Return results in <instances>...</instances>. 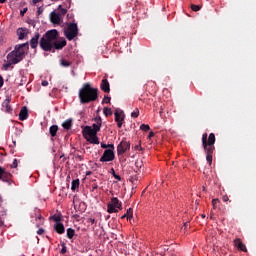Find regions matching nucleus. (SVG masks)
I'll list each match as a JSON object with an SVG mask.
<instances>
[{
  "mask_svg": "<svg viewBox=\"0 0 256 256\" xmlns=\"http://www.w3.org/2000/svg\"><path fill=\"white\" fill-rule=\"evenodd\" d=\"M67 40H59V31L57 29L48 30L39 41V46L42 51L55 53L66 47Z\"/></svg>",
  "mask_w": 256,
  "mask_h": 256,
  "instance_id": "f257e3e1",
  "label": "nucleus"
},
{
  "mask_svg": "<svg viewBox=\"0 0 256 256\" xmlns=\"http://www.w3.org/2000/svg\"><path fill=\"white\" fill-rule=\"evenodd\" d=\"M0 227H3V220L0 218Z\"/></svg>",
  "mask_w": 256,
  "mask_h": 256,
  "instance_id": "13d9d810",
  "label": "nucleus"
},
{
  "mask_svg": "<svg viewBox=\"0 0 256 256\" xmlns=\"http://www.w3.org/2000/svg\"><path fill=\"white\" fill-rule=\"evenodd\" d=\"M7 0H0V3H6Z\"/></svg>",
  "mask_w": 256,
  "mask_h": 256,
  "instance_id": "052dcab7",
  "label": "nucleus"
},
{
  "mask_svg": "<svg viewBox=\"0 0 256 256\" xmlns=\"http://www.w3.org/2000/svg\"><path fill=\"white\" fill-rule=\"evenodd\" d=\"M234 247H237L239 251L247 253V246L244 245L243 241H241V238H236L234 240Z\"/></svg>",
  "mask_w": 256,
  "mask_h": 256,
  "instance_id": "f8f14e48",
  "label": "nucleus"
},
{
  "mask_svg": "<svg viewBox=\"0 0 256 256\" xmlns=\"http://www.w3.org/2000/svg\"><path fill=\"white\" fill-rule=\"evenodd\" d=\"M96 123L92 125V130H94L96 133H99V131H101V117L99 118H95Z\"/></svg>",
  "mask_w": 256,
  "mask_h": 256,
  "instance_id": "a211bd4d",
  "label": "nucleus"
},
{
  "mask_svg": "<svg viewBox=\"0 0 256 256\" xmlns=\"http://www.w3.org/2000/svg\"><path fill=\"white\" fill-rule=\"evenodd\" d=\"M0 203H3V198L0 196Z\"/></svg>",
  "mask_w": 256,
  "mask_h": 256,
  "instance_id": "680f3d73",
  "label": "nucleus"
},
{
  "mask_svg": "<svg viewBox=\"0 0 256 256\" xmlns=\"http://www.w3.org/2000/svg\"><path fill=\"white\" fill-rule=\"evenodd\" d=\"M12 177H13V175H11V173H9V172H6L5 168H4L1 180L4 183H8V185H11L13 183Z\"/></svg>",
  "mask_w": 256,
  "mask_h": 256,
  "instance_id": "9b49d317",
  "label": "nucleus"
},
{
  "mask_svg": "<svg viewBox=\"0 0 256 256\" xmlns=\"http://www.w3.org/2000/svg\"><path fill=\"white\" fill-rule=\"evenodd\" d=\"M45 233V229L43 228H40L38 231H37V235H43Z\"/></svg>",
  "mask_w": 256,
  "mask_h": 256,
  "instance_id": "a19ab883",
  "label": "nucleus"
},
{
  "mask_svg": "<svg viewBox=\"0 0 256 256\" xmlns=\"http://www.w3.org/2000/svg\"><path fill=\"white\" fill-rule=\"evenodd\" d=\"M25 31H27V29L24 28H19L17 30L18 39H20V41L25 39Z\"/></svg>",
  "mask_w": 256,
  "mask_h": 256,
  "instance_id": "4be33fe9",
  "label": "nucleus"
},
{
  "mask_svg": "<svg viewBox=\"0 0 256 256\" xmlns=\"http://www.w3.org/2000/svg\"><path fill=\"white\" fill-rule=\"evenodd\" d=\"M33 5H37V3H41V0H32Z\"/></svg>",
  "mask_w": 256,
  "mask_h": 256,
  "instance_id": "603ef678",
  "label": "nucleus"
},
{
  "mask_svg": "<svg viewBox=\"0 0 256 256\" xmlns=\"http://www.w3.org/2000/svg\"><path fill=\"white\" fill-rule=\"evenodd\" d=\"M54 231H56V233H58V235H63V233H65V226L61 222L55 223Z\"/></svg>",
  "mask_w": 256,
  "mask_h": 256,
  "instance_id": "dca6fc26",
  "label": "nucleus"
},
{
  "mask_svg": "<svg viewBox=\"0 0 256 256\" xmlns=\"http://www.w3.org/2000/svg\"><path fill=\"white\" fill-rule=\"evenodd\" d=\"M80 181L79 179L73 180L71 184V191H77L79 189Z\"/></svg>",
  "mask_w": 256,
  "mask_h": 256,
  "instance_id": "b1692460",
  "label": "nucleus"
},
{
  "mask_svg": "<svg viewBox=\"0 0 256 256\" xmlns=\"http://www.w3.org/2000/svg\"><path fill=\"white\" fill-rule=\"evenodd\" d=\"M111 171H112L113 177H114L115 179H117V181H121V176H119V175H117V174L115 173V169L112 168Z\"/></svg>",
  "mask_w": 256,
  "mask_h": 256,
  "instance_id": "473e14b6",
  "label": "nucleus"
},
{
  "mask_svg": "<svg viewBox=\"0 0 256 256\" xmlns=\"http://www.w3.org/2000/svg\"><path fill=\"white\" fill-rule=\"evenodd\" d=\"M98 89L91 87L90 83H84L82 88H80L78 97L80 103L85 105L87 103H91L93 101H97L98 96Z\"/></svg>",
  "mask_w": 256,
  "mask_h": 256,
  "instance_id": "7ed1b4c3",
  "label": "nucleus"
},
{
  "mask_svg": "<svg viewBox=\"0 0 256 256\" xmlns=\"http://www.w3.org/2000/svg\"><path fill=\"white\" fill-rule=\"evenodd\" d=\"M135 165L138 169H141V167H143V160H137L135 162Z\"/></svg>",
  "mask_w": 256,
  "mask_h": 256,
  "instance_id": "72a5a7b5",
  "label": "nucleus"
},
{
  "mask_svg": "<svg viewBox=\"0 0 256 256\" xmlns=\"http://www.w3.org/2000/svg\"><path fill=\"white\" fill-rule=\"evenodd\" d=\"M65 253H67V246H65V244H62V249H61V254L65 255Z\"/></svg>",
  "mask_w": 256,
  "mask_h": 256,
  "instance_id": "c9c22d12",
  "label": "nucleus"
},
{
  "mask_svg": "<svg viewBox=\"0 0 256 256\" xmlns=\"http://www.w3.org/2000/svg\"><path fill=\"white\" fill-rule=\"evenodd\" d=\"M53 219H54V221H55L56 223H61V218H60V216H54Z\"/></svg>",
  "mask_w": 256,
  "mask_h": 256,
  "instance_id": "58836bf2",
  "label": "nucleus"
},
{
  "mask_svg": "<svg viewBox=\"0 0 256 256\" xmlns=\"http://www.w3.org/2000/svg\"><path fill=\"white\" fill-rule=\"evenodd\" d=\"M103 113H104L105 117H109V116L113 115V111L111 110V108H107V107H105L103 109Z\"/></svg>",
  "mask_w": 256,
  "mask_h": 256,
  "instance_id": "a878e982",
  "label": "nucleus"
},
{
  "mask_svg": "<svg viewBox=\"0 0 256 256\" xmlns=\"http://www.w3.org/2000/svg\"><path fill=\"white\" fill-rule=\"evenodd\" d=\"M222 201H224L225 203H227V201H229V196L224 195V196L222 197Z\"/></svg>",
  "mask_w": 256,
  "mask_h": 256,
  "instance_id": "a18cd8bd",
  "label": "nucleus"
},
{
  "mask_svg": "<svg viewBox=\"0 0 256 256\" xmlns=\"http://www.w3.org/2000/svg\"><path fill=\"white\" fill-rule=\"evenodd\" d=\"M3 167H0V180H1V178L3 177Z\"/></svg>",
  "mask_w": 256,
  "mask_h": 256,
  "instance_id": "864d4df0",
  "label": "nucleus"
},
{
  "mask_svg": "<svg viewBox=\"0 0 256 256\" xmlns=\"http://www.w3.org/2000/svg\"><path fill=\"white\" fill-rule=\"evenodd\" d=\"M215 133H204L202 135V147L206 153V161L209 165L213 164V153L215 152Z\"/></svg>",
  "mask_w": 256,
  "mask_h": 256,
  "instance_id": "20e7f679",
  "label": "nucleus"
},
{
  "mask_svg": "<svg viewBox=\"0 0 256 256\" xmlns=\"http://www.w3.org/2000/svg\"><path fill=\"white\" fill-rule=\"evenodd\" d=\"M102 103H111V97L105 96Z\"/></svg>",
  "mask_w": 256,
  "mask_h": 256,
  "instance_id": "e433bc0d",
  "label": "nucleus"
},
{
  "mask_svg": "<svg viewBox=\"0 0 256 256\" xmlns=\"http://www.w3.org/2000/svg\"><path fill=\"white\" fill-rule=\"evenodd\" d=\"M101 147H102V149H108V145L105 143H101Z\"/></svg>",
  "mask_w": 256,
  "mask_h": 256,
  "instance_id": "3c124183",
  "label": "nucleus"
},
{
  "mask_svg": "<svg viewBox=\"0 0 256 256\" xmlns=\"http://www.w3.org/2000/svg\"><path fill=\"white\" fill-rule=\"evenodd\" d=\"M125 218H127V214H124V215L121 217V219H125Z\"/></svg>",
  "mask_w": 256,
  "mask_h": 256,
  "instance_id": "bf43d9fd",
  "label": "nucleus"
},
{
  "mask_svg": "<svg viewBox=\"0 0 256 256\" xmlns=\"http://www.w3.org/2000/svg\"><path fill=\"white\" fill-rule=\"evenodd\" d=\"M129 149H131V143L122 140L119 145L117 146V154L120 155H125V153H127V151H129Z\"/></svg>",
  "mask_w": 256,
  "mask_h": 256,
  "instance_id": "0eeeda50",
  "label": "nucleus"
},
{
  "mask_svg": "<svg viewBox=\"0 0 256 256\" xmlns=\"http://www.w3.org/2000/svg\"><path fill=\"white\" fill-rule=\"evenodd\" d=\"M135 149L139 150V149H141V146L137 145V146H135Z\"/></svg>",
  "mask_w": 256,
  "mask_h": 256,
  "instance_id": "4d7b16f0",
  "label": "nucleus"
},
{
  "mask_svg": "<svg viewBox=\"0 0 256 256\" xmlns=\"http://www.w3.org/2000/svg\"><path fill=\"white\" fill-rule=\"evenodd\" d=\"M27 51H29V43L16 45L14 50L7 55L8 62L3 65L4 69L7 71L11 65L21 63L25 59Z\"/></svg>",
  "mask_w": 256,
  "mask_h": 256,
  "instance_id": "f03ea898",
  "label": "nucleus"
},
{
  "mask_svg": "<svg viewBox=\"0 0 256 256\" xmlns=\"http://www.w3.org/2000/svg\"><path fill=\"white\" fill-rule=\"evenodd\" d=\"M78 157H79L80 160L83 159L81 156H78Z\"/></svg>",
  "mask_w": 256,
  "mask_h": 256,
  "instance_id": "0e129e2a",
  "label": "nucleus"
},
{
  "mask_svg": "<svg viewBox=\"0 0 256 256\" xmlns=\"http://www.w3.org/2000/svg\"><path fill=\"white\" fill-rule=\"evenodd\" d=\"M151 137H155V133L154 132H150L148 135V139H151Z\"/></svg>",
  "mask_w": 256,
  "mask_h": 256,
  "instance_id": "8fccbe9b",
  "label": "nucleus"
},
{
  "mask_svg": "<svg viewBox=\"0 0 256 256\" xmlns=\"http://www.w3.org/2000/svg\"><path fill=\"white\" fill-rule=\"evenodd\" d=\"M39 37H41V35L39 32H36L34 37L30 40L31 49H37V45H39Z\"/></svg>",
  "mask_w": 256,
  "mask_h": 256,
  "instance_id": "4468645a",
  "label": "nucleus"
},
{
  "mask_svg": "<svg viewBox=\"0 0 256 256\" xmlns=\"http://www.w3.org/2000/svg\"><path fill=\"white\" fill-rule=\"evenodd\" d=\"M37 13H38V15H41L43 13V8L39 7Z\"/></svg>",
  "mask_w": 256,
  "mask_h": 256,
  "instance_id": "09e8293b",
  "label": "nucleus"
},
{
  "mask_svg": "<svg viewBox=\"0 0 256 256\" xmlns=\"http://www.w3.org/2000/svg\"><path fill=\"white\" fill-rule=\"evenodd\" d=\"M36 227H40L41 225H43L44 220H43V216L39 215L38 217H36Z\"/></svg>",
  "mask_w": 256,
  "mask_h": 256,
  "instance_id": "bb28decb",
  "label": "nucleus"
},
{
  "mask_svg": "<svg viewBox=\"0 0 256 256\" xmlns=\"http://www.w3.org/2000/svg\"><path fill=\"white\" fill-rule=\"evenodd\" d=\"M60 13H61V15H66L67 14V9L61 8Z\"/></svg>",
  "mask_w": 256,
  "mask_h": 256,
  "instance_id": "79ce46f5",
  "label": "nucleus"
},
{
  "mask_svg": "<svg viewBox=\"0 0 256 256\" xmlns=\"http://www.w3.org/2000/svg\"><path fill=\"white\" fill-rule=\"evenodd\" d=\"M100 89L104 92V93H110L111 92V86L109 84V80H107V78H104L100 84Z\"/></svg>",
  "mask_w": 256,
  "mask_h": 256,
  "instance_id": "9d476101",
  "label": "nucleus"
},
{
  "mask_svg": "<svg viewBox=\"0 0 256 256\" xmlns=\"http://www.w3.org/2000/svg\"><path fill=\"white\" fill-rule=\"evenodd\" d=\"M60 65H62V67H70L71 66V62H69L66 59H61L60 60Z\"/></svg>",
  "mask_w": 256,
  "mask_h": 256,
  "instance_id": "cd10ccee",
  "label": "nucleus"
},
{
  "mask_svg": "<svg viewBox=\"0 0 256 256\" xmlns=\"http://www.w3.org/2000/svg\"><path fill=\"white\" fill-rule=\"evenodd\" d=\"M11 100L9 98L5 99L2 103V107L6 113H11L13 111V108H11Z\"/></svg>",
  "mask_w": 256,
  "mask_h": 256,
  "instance_id": "f3484780",
  "label": "nucleus"
},
{
  "mask_svg": "<svg viewBox=\"0 0 256 256\" xmlns=\"http://www.w3.org/2000/svg\"><path fill=\"white\" fill-rule=\"evenodd\" d=\"M26 119H29V110L27 109V106H24L20 110L19 120L20 121H26Z\"/></svg>",
  "mask_w": 256,
  "mask_h": 256,
  "instance_id": "ddd939ff",
  "label": "nucleus"
},
{
  "mask_svg": "<svg viewBox=\"0 0 256 256\" xmlns=\"http://www.w3.org/2000/svg\"><path fill=\"white\" fill-rule=\"evenodd\" d=\"M50 20L51 23H53L54 25L61 24V16L55 12L50 13Z\"/></svg>",
  "mask_w": 256,
  "mask_h": 256,
  "instance_id": "2eb2a0df",
  "label": "nucleus"
},
{
  "mask_svg": "<svg viewBox=\"0 0 256 256\" xmlns=\"http://www.w3.org/2000/svg\"><path fill=\"white\" fill-rule=\"evenodd\" d=\"M203 191H205V186H203Z\"/></svg>",
  "mask_w": 256,
  "mask_h": 256,
  "instance_id": "69168bd1",
  "label": "nucleus"
},
{
  "mask_svg": "<svg viewBox=\"0 0 256 256\" xmlns=\"http://www.w3.org/2000/svg\"><path fill=\"white\" fill-rule=\"evenodd\" d=\"M83 135H84V138L87 140V139H90L91 137H95L97 135V132L93 130V127L85 126L83 130Z\"/></svg>",
  "mask_w": 256,
  "mask_h": 256,
  "instance_id": "1a4fd4ad",
  "label": "nucleus"
},
{
  "mask_svg": "<svg viewBox=\"0 0 256 256\" xmlns=\"http://www.w3.org/2000/svg\"><path fill=\"white\" fill-rule=\"evenodd\" d=\"M94 189H97V186H94Z\"/></svg>",
  "mask_w": 256,
  "mask_h": 256,
  "instance_id": "338daca9",
  "label": "nucleus"
},
{
  "mask_svg": "<svg viewBox=\"0 0 256 256\" xmlns=\"http://www.w3.org/2000/svg\"><path fill=\"white\" fill-rule=\"evenodd\" d=\"M131 117H133V119H137V117H139V108H135V110L131 113Z\"/></svg>",
  "mask_w": 256,
  "mask_h": 256,
  "instance_id": "c756f323",
  "label": "nucleus"
},
{
  "mask_svg": "<svg viewBox=\"0 0 256 256\" xmlns=\"http://www.w3.org/2000/svg\"><path fill=\"white\" fill-rule=\"evenodd\" d=\"M189 227V222L184 223V229H187Z\"/></svg>",
  "mask_w": 256,
  "mask_h": 256,
  "instance_id": "6e6d98bb",
  "label": "nucleus"
},
{
  "mask_svg": "<svg viewBox=\"0 0 256 256\" xmlns=\"http://www.w3.org/2000/svg\"><path fill=\"white\" fill-rule=\"evenodd\" d=\"M191 9H192V11H195V12L201 11V6L192 4Z\"/></svg>",
  "mask_w": 256,
  "mask_h": 256,
  "instance_id": "2f4dec72",
  "label": "nucleus"
},
{
  "mask_svg": "<svg viewBox=\"0 0 256 256\" xmlns=\"http://www.w3.org/2000/svg\"><path fill=\"white\" fill-rule=\"evenodd\" d=\"M86 141H88L92 145H99V137H97V134H96V136H92V137L88 138Z\"/></svg>",
  "mask_w": 256,
  "mask_h": 256,
  "instance_id": "5701e85b",
  "label": "nucleus"
},
{
  "mask_svg": "<svg viewBox=\"0 0 256 256\" xmlns=\"http://www.w3.org/2000/svg\"><path fill=\"white\" fill-rule=\"evenodd\" d=\"M86 175H91V171L87 172Z\"/></svg>",
  "mask_w": 256,
  "mask_h": 256,
  "instance_id": "e2e57ef3",
  "label": "nucleus"
},
{
  "mask_svg": "<svg viewBox=\"0 0 256 256\" xmlns=\"http://www.w3.org/2000/svg\"><path fill=\"white\" fill-rule=\"evenodd\" d=\"M114 115H115V121L116 122L125 121V116L123 115V111L116 110Z\"/></svg>",
  "mask_w": 256,
  "mask_h": 256,
  "instance_id": "6ab92c4d",
  "label": "nucleus"
},
{
  "mask_svg": "<svg viewBox=\"0 0 256 256\" xmlns=\"http://www.w3.org/2000/svg\"><path fill=\"white\" fill-rule=\"evenodd\" d=\"M107 211L108 213H119V211H123V203L119 200V198L113 197L107 204Z\"/></svg>",
  "mask_w": 256,
  "mask_h": 256,
  "instance_id": "39448f33",
  "label": "nucleus"
},
{
  "mask_svg": "<svg viewBox=\"0 0 256 256\" xmlns=\"http://www.w3.org/2000/svg\"><path fill=\"white\" fill-rule=\"evenodd\" d=\"M218 203H219V199L215 198V199L212 200V205H213L214 208L217 207Z\"/></svg>",
  "mask_w": 256,
  "mask_h": 256,
  "instance_id": "4c0bfd02",
  "label": "nucleus"
},
{
  "mask_svg": "<svg viewBox=\"0 0 256 256\" xmlns=\"http://www.w3.org/2000/svg\"><path fill=\"white\" fill-rule=\"evenodd\" d=\"M108 149H110L111 151H115V145L108 144Z\"/></svg>",
  "mask_w": 256,
  "mask_h": 256,
  "instance_id": "c03bdc74",
  "label": "nucleus"
},
{
  "mask_svg": "<svg viewBox=\"0 0 256 256\" xmlns=\"http://www.w3.org/2000/svg\"><path fill=\"white\" fill-rule=\"evenodd\" d=\"M127 219L133 218V208H129L126 212Z\"/></svg>",
  "mask_w": 256,
  "mask_h": 256,
  "instance_id": "7c9ffc66",
  "label": "nucleus"
},
{
  "mask_svg": "<svg viewBox=\"0 0 256 256\" xmlns=\"http://www.w3.org/2000/svg\"><path fill=\"white\" fill-rule=\"evenodd\" d=\"M115 159V152L111 149H106L100 158L101 163H107Z\"/></svg>",
  "mask_w": 256,
  "mask_h": 256,
  "instance_id": "6e6552de",
  "label": "nucleus"
},
{
  "mask_svg": "<svg viewBox=\"0 0 256 256\" xmlns=\"http://www.w3.org/2000/svg\"><path fill=\"white\" fill-rule=\"evenodd\" d=\"M88 223H92V225H95V223H97V220L93 218H88Z\"/></svg>",
  "mask_w": 256,
  "mask_h": 256,
  "instance_id": "ea45409f",
  "label": "nucleus"
},
{
  "mask_svg": "<svg viewBox=\"0 0 256 256\" xmlns=\"http://www.w3.org/2000/svg\"><path fill=\"white\" fill-rule=\"evenodd\" d=\"M117 123V127L119 129H121L123 127V121H119V122H116Z\"/></svg>",
  "mask_w": 256,
  "mask_h": 256,
  "instance_id": "de8ad7c7",
  "label": "nucleus"
},
{
  "mask_svg": "<svg viewBox=\"0 0 256 256\" xmlns=\"http://www.w3.org/2000/svg\"><path fill=\"white\" fill-rule=\"evenodd\" d=\"M64 35L68 41H73L77 35H79V28L76 23H70L67 29L64 31Z\"/></svg>",
  "mask_w": 256,
  "mask_h": 256,
  "instance_id": "423d86ee",
  "label": "nucleus"
},
{
  "mask_svg": "<svg viewBox=\"0 0 256 256\" xmlns=\"http://www.w3.org/2000/svg\"><path fill=\"white\" fill-rule=\"evenodd\" d=\"M49 85V82L47 80L42 81V87H47Z\"/></svg>",
  "mask_w": 256,
  "mask_h": 256,
  "instance_id": "49530a36",
  "label": "nucleus"
},
{
  "mask_svg": "<svg viewBox=\"0 0 256 256\" xmlns=\"http://www.w3.org/2000/svg\"><path fill=\"white\" fill-rule=\"evenodd\" d=\"M25 13H27V8H24V9L21 11V15H25Z\"/></svg>",
  "mask_w": 256,
  "mask_h": 256,
  "instance_id": "5fc2aeb1",
  "label": "nucleus"
},
{
  "mask_svg": "<svg viewBox=\"0 0 256 256\" xmlns=\"http://www.w3.org/2000/svg\"><path fill=\"white\" fill-rule=\"evenodd\" d=\"M140 129H141V131L147 132V131H150V130H151V127L149 126V124H142V125L140 126Z\"/></svg>",
  "mask_w": 256,
  "mask_h": 256,
  "instance_id": "c85d7f7f",
  "label": "nucleus"
},
{
  "mask_svg": "<svg viewBox=\"0 0 256 256\" xmlns=\"http://www.w3.org/2000/svg\"><path fill=\"white\" fill-rule=\"evenodd\" d=\"M67 237H68V239H73V237H75V229L68 228L67 229Z\"/></svg>",
  "mask_w": 256,
  "mask_h": 256,
  "instance_id": "393cba45",
  "label": "nucleus"
},
{
  "mask_svg": "<svg viewBox=\"0 0 256 256\" xmlns=\"http://www.w3.org/2000/svg\"><path fill=\"white\" fill-rule=\"evenodd\" d=\"M57 131H59V126H57V125H52L49 128V133H50L51 137H57Z\"/></svg>",
  "mask_w": 256,
  "mask_h": 256,
  "instance_id": "412c9836",
  "label": "nucleus"
},
{
  "mask_svg": "<svg viewBox=\"0 0 256 256\" xmlns=\"http://www.w3.org/2000/svg\"><path fill=\"white\" fill-rule=\"evenodd\" d=\"M63 129H66V131H69L71 127H73V120L67 119L65 122L62 123Z\"/></svg>",
  "mask_w": 256,
  "mask_h": 256,
  "instance_id": "aec40b11",
  "label": "nucleus"
},
{
  "mask_svg": "<svg viewBox=\"0 0 256 256\" xmlns=\"http://www.w3.org/2000/svg\"><path fill=\"white\" fill-rule=\"evenodd\" d=\"M5 81L3 80V76H0V89L3 87Z\"/></svg>",
  "mask_w": 256,
  "mask_h": 256,
  "instance_id": "37998d69",
  "label": "nucleus"
},
{
  "mask_svg": "<svg viewBox=\"0 0 256 256\" xmlns=\"http://www.w3.org/2000/svg\"><path fill=\"white\" fill-rule=\"evenodd\" d=\"M203 218H205V215H202Z\"/></svg>",
  "mask_w": 256,
  "mask_h": 256,
  "instance_id": "774afa93",
  "label": "nucleus"
},
{
  "mask_svg": "<svg viewBox=\"0 0 256 256\" xmlns=\"http://www.w3.org/2000/svg\"><path fill=\"white\" fill-rule=\"evenodd\" d=\"M17 167H18L17 159H14L12 164H11V169H17Z\"/></svg>",
  "mask_w": 256,
  "mask_h": 256,
  "instance_id": "f704fd0d",
  "label": "nucleus"
}]
</instances>
